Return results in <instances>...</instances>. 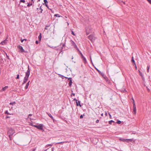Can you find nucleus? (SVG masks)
Here are the masks:
<instances>
[{
	"mask_svg": "<svg viewBox=\"0 0 151 151\" xmlns=\"http://www.w3.org/2000/svg\"><path fill=\"white\" fill-rule=\"evenodd\" d=\"M14 131L13 129L10 128L9 129L8 132V133L9 135V136L10 139H11V136H12L14 134Z\"/></svg>",
	"mask_w": 151,
	"mask_h": 151,
	"instance_id": "nucleus-1",
	"label": "nucleus"
},
{
	"mask_svg": "<svg viewBox=\"0 0 151 151\" xmlns=\"http://www.w3.org/2000/svg\"><path fill=\"white\" fill-rule=\"evenodd\" d=\"M30 75V69L29 66L28 65V70L25 73V76L24 78V79L25 80H28L29 75Z\"/></svg>",
	"mask_w": 151,
	"mask_h": 151,
	"instance_id": "nucleus-2",
	"label": "nucleus"
},
{
	"mask_svg": "<svg viewBox=\"0 0 151 151\" xmlns=\"http://www.w3.org/2000/svg\"><path fill=\"white\" fill-rule=\"evenodd\" d=\"M43 124H40L38 125H32L33 126L37 128L38 129L40 130L43 129Z\"/></svg>",
	"mask_w": 151,
	"mask_h": 151,
	"instance_id": "nucleus-3",
	"label": "nucleus"
},
{
	"mask_svg": "<svg viewBox=\"0 0 151 151\" xmlns=\"http://www.w3.org/2000/svg\"><path fill=\"white\" fill-rule=\"evenodd\" d=\"M88 37L89 39L92 42H93L95 40V37L92 35H89Z\"/></svg>",
	"mask_w": 151,
	"mask_h": 151,
	"instance_id": "nucleus-4",
	"label": "nucleus"
},
{
	"mask_svg": "<svg viewBox=\"0 0 151 151\" xmlns=\"http://www.w3.org/2000/svg\"><path fill=\"white\" fill-rule=\"evenodd\" d=\"M7 41L8 40H7V38H6L5 40L1 42L0 44L2 45H5L7 44Z\"/></svg>",
	"mask_w": 151,
	"mask_h": 151,
	"instance_id": "nucleus-5",
	"label": "nucleus"
},
{
	"mask_svg": "<svg viewBox=\"0 0 151 151\" xmlns=\"http://www.w3.org/2000/svg\"><path fill=\"white\" fill-rule=\"evenodd\" d=\"M80 54L81 55V58L83 59L84 63H86L87 62L86 58L84 57V56H83V55L82 53H81Z\"/></svg>",
	"mask_w": 151,
	"mask_h": 151,
	"instance_id": "nucleus-6",
	"label": "nucleus"
},
{
	"mask_svg": "<svg viewBox=\"0 0 151 151\" xmlns=\"http://www.w3.org/2000/svg\"><path fill=\"white\" fill-rule=\"evenodd\" d=\"M70 42L71 43V44L74 47H75L76 48H77V46H76V44L75 43V42L71 40L70 41Z\"/></svg>",
	"mask_w": 151,
	"mask_h": 151,
	"instance_id": "nucleus-7",
	"label": "nucleus"
},
{
	"mask_svg": "<svg viewBox=\"0 0 151 151\" xmlns=\"http://www.w3.org/2000/svg\"><path fill=\"white\" fill-rule=\"evenodd\" d=\"M119 139L120 141H121L123 142H129L128 141V139H124V138H120Z\"/></svg>",
	"mask_w": 151,
	"mask_h": 151,
	"instance_id": "nucleus-8",
	"label": "nucleus"
},
{
	"mask_svg": "<svg viewBox=\"0 0 151 151\" xmlns=\"http://www.w3.org/2000/svg\"><path fill=\"white\" fill-rule=\"evenodd\" d=\"M65 78H68V80L70 81L69 83V85L70 86H71L72 84V82L71 78H68L66 77H65Z\"/></svg>",
	"mask_w": 151,
	"mask_h": 151,
	"instance_id": "nucleus-9",
	"label": "nucleus"
},
{
	"mask_svg": "<svg viewBox=\"0 0 151 151\" xmlns=\"http://www.w3.org/2000/svg\"><path fill=\"white\" fill-rule=\"evenodd\" d=\"M91 31V29L90 28L89 29L88 28H87L86 29V32L87 35H88L90 33V32Z\"/></svg>",
	"mask_w": 151,
	"mask_h": 151,
	"instance_id": "nucleus-10",
	"label": "nucleus"
},
{
	"mask_svg": "<svg viewBox=\"0 0 151 151\" xmlns=\"http://www.w3.org/2000/svg\"><path fill=\"white\" fill-rule=\"evenodd\" d=\"M133 112L134 114H136V105L133 106Z\"/></svg>",
	"mask_w": 151,
	"mask_h": 151,
	"instance_id": "nucleus-11",
	"label": "nucleus"
},
{
	"mask_svg": "<svg viewBox=\"0 0 151 151\" xmlns=\"http://www.w3.org/2000/svg\"><path fill=\"white\" fill-rule=\"evenodd\" d=\"M76 103L77 106H79L80 107L81 106L80 104V101H78L77 100H76Z\"/></svg>",
	"mask_w": 151,
	"mask_h": 151,
	"instance_id": "nucleus-12",
	"label": "nucleus"
},
{
	"mask_svg": "<svg viewBox=\"0 0 151 151\" xmlns=\"http://www.w3.org/2000/svg\"><path fill=\"white\" fill-rule=\"evenodd\" d=\"M18 48L21 50V52H24V50L22 47V46H20V45H19L18 46Z\"/></svg>",
	"mask_w": 151,
	"mask_h": 151,
	"instance_id": "nucleus-13",
	"label": "nucleus"
},
{
	"mask_svg": "<svg viewBox=\"0 0 151 151\" xmlns=\"http://www.w3.org/2000/svg\"><path fill=\"white\" fill-rule=\"evenodd\" d=\"M8 88V86H5L1 90V92H2V91H4L5 90L7 89Z\"/></svg>",
	"mask_w": 151,
	"mask_h": 151,
	"instance_id": "nucleus-14",
	"label": "nucleus"
},
{
	"mask_svg": "<svg viewBox=\"0 0 151 151\" xmlns=\"http://www.w3.org/2000/svg\"><path fill=\"white\" fill-rule=\"evenodd\" d=\"M4 62V60L2 57L0 56V64L3 63Z\"/></svg>",
	"mask_w": 151,
	"mask_h": 151,
	"instance_id": "nucleus-15",
	"label": "nucleus"
},
{
	"mask_svg": "<svg viewBox=\"0 0 151 151\" xmlns=\"http://www.w3.org/2000/svg\"><path fill=\"white\" fill-rule=\"evenodd\" d=\"M47 115L50 116L52 120H54V118L51 115V114L49 113H47Z\"/></svg>",
	"mask_w": 151,
	"mask_h": 151,
	"instance_id": "nucleus-16",
	"label": "nucleus"
},
{
	"mask_svg": "<svg viewBox=\"0 0 151 151\" xmlns=\"http://www.w3.org/2000/svg\"><path fill=\"white\" fill-rule=\"evenodd\" d=\"M30 82V81H29L27 83L26 86L25 87V89H27L28 88V86L29 84V83Z\"/></svg>",
	"mask_w": 151,
	"mask_h": 151,
	"instance_id": "nucleus-17",
	"label": "nucleus"
},
{
	"mask_svg": "<svg viewBox=\"0 0 151 151\" xmlns=\"http://www.w3.org/2000/svg\"><path fill=\"white\" fill-rule=\"evenodd\" d=\"M132 103H133V106H134V105L135 106V105H136L135 104V102H134V100L133 99V97L132 98Z\"/></svg>",
	"mask_w": 151,
	"mask_h": 151,
	"instance_id": "nucleus-18",
	"label": "nucleus"
},
{
	"mask_svg": "<svg viewBox=\"0 0 151 151\" xmlns=\"http://www.w3.org/2000/svg\"><path fill=\"white\" fill-rule=\"evenodd\" d=\"M52 145H53L52 144H47V145L45 146V147L46 148H47V147H51V146Z\"/></svg>",
	"mask_w": 151,
	"mask_h": 151,
	"instance_id": "nucleus-19",
	"label": "nucleus"
},
{
	"mask_svg": "<svg viewBox=\"0 0 151 151\" xmlns=\"http://www.w3.org/2000/svg\"><path fill=\"white\" fill-rule=\"evenodd\" d=\"M16 104V103L15 101H14L12 102H11L9 103V104L10 105H12L13 106L14 105H15Z\"/></svg>",
	"mask_w": 151,
	"mask_h": 151,
	"instance_id": "nucleus-20",
	"label": "nucleus"
},
{
	"mask_svg": "<svg viewBox=\"0 0 151 151\" xmlns=\"http://www.w3.org/2000/svg\"><path fill=\"white\" fill-rule=\"evenodd\" d=\"M41 33H40V35L38 36V39L40 41L41 39Z\"/></svg>",
	"mask_w": 151,
	"mask_h": 151,
	"instance_id": "nucleus-21",
	"label": "nucleus"
},
{
	"mask_svg": "<svg viewBox=\"0 0 151 151\" xmlns=\"http://www.w3.org/2000/svg\"><path fill=\"white\" fill-rule=\"evenodd\" d=\"M68 142H67V141H65V142H58V143H57L61 144H63L64 143Z\"/></svg>",
	"mask_w": 151,
	"mask_h": 151,
	"instance_id": "nucleus-22",
	"label": "nucleus"
},
{
	"mask_svg": "<svg viewBox=\"0 0 151 151\" xmlns=\"http://www.w3.org/2000/svg\"><path fill=\"white\" fill-rule=\"evenodd\" d=\"M27 81V80H25V79L24 78V81H23L22 84L23 85L24 83H25Z\"/></svg>",
	"mask_w": 151,
	"mask_h": 151,
	"instance_id": "nucleus-23",
	"label": "nucleus"
},
{
	"mask_svg": "<svg viewBox=\"0 0 151 151\" xmlns=\"http://www.w3.org/2000/svg\"><path fill=\"white\" fill-rule=\"evenodd\" d=\"M132 62L134 63V64L135 65V61H134V58L133 57H132Z\"/></svg>",
	"mask_w": 151,
	"mask_h": 151,
	"instance_id": "nucleus-24",
	"label": "nucleus"
},
{
	"mask_svg": "<svg viewBox=\"0 0 151 151\" xmlns=\"http://www.w3.org/2000/svg\"><path fill=\"white\" fill-rule=\"evenodd\" d=\"M150 68V65H148L147 66V71L148 72H149V70Z\"/></svg>",
	"mask_w": 151,
	"mask_h": 151,
	"instance_id": "nucleus-25",
	"label": "nucleus"
},
{
	"mask_svg": "<svg viewBox=\"0 0 151 151\" xmlns=\"http://www.w3.org/2000/svg\"><path fill=\"white\" fill-rule=\"evenodd\" d=\"M54 16L56 17H62V16H59L58 14H55L54 15Z\"/></svg>",
	"mask_w": 151,
	"mask_h": 151,
	"instance_id": "nucleus-26",
	"label": "nucleus"
},
{
	"mask_svg": "<svg viewBox=\"0 0 151 151\" xmlns=\"http://www.w3.org/2000/svg\"><path fill=\"white\" fill-rule=\"evenodd\" d=\"M114 122L113 121L111 120L109 122V123L110 124H111L112 122Z\"/></svg>",
	"mask_w": 151,
	"mask_h": 151,
	"instance_id": "nucleus-27",
	"label": "nucleus"
},
{
	"mask_svg": "<svg viewBox=\"0 0 151 151\" xmlns=\"http://www.w3.org/2000/svg\"><path fill=\"white\" fill-rule=\"evenodd\" d=\"M41 7L40 6V8L39 9H40V13H42V11H43V9L41 8Z\"/></svg>",
	"mask_w": 151,
	"mask_h": 151,
	"instance_id": "nucleus-28",
	"label": "nucleus"
},
{
	"mask_svg": "<svg viewBox=\"0 0 151 151\" xmlns=\"http://www.w3.org/2000/svg\"><path fill=\"white\" fill-rule=\"evenodd\" d=\"M5 114H9V115H10L11 114H9V113L8 112V111H6L5 112Z\"/></svg>",
	"mask_w": 151,
	"mask_h": 151,
	"instance_id": "nucleus-29",
	"label": "nucleus"
},
{
	"mask_svg": "<svg viewBox=\"0 0 151 151\" xmlns=\"http://www.w3.org/2000/svg\"><path fill=\"white\" fill-rule=\"evenodd\" d=\"M121 123V121H119V120H118V121H117V123L119 124H120Z\"/></svg>",
	"mask_w": 151,
	"mask_h": 151,
	"instance_id": "nucleus-30",
	"label": "nucleus"
},
{
	"mask_svg": "<svg viewBox=\"0 0 151 151\" xmlns=\"http://www.w3.org/2000/svg\"><path fill=\"white\" fill-rule=\"evenodd\" d=\"M32 5V4L29 3V4H28L27 5V6L29 7V6Z\"/></svg>",
	"mask_w": 151,
	"mask_h": 151,
	"instance_id": "nucleus-31",
	"label": "nucleus"
},
{
	"mask_svg": "<svg viewBox=\"0 0 151 151\" xmlns=\"http://www.w3.org/2000/svg\"><path fill=\"white\" fill-rule=\"evenodd\" d=\"M95 68L97 70V71L99 73V74H100L101 71L100 70H99L98 69H97L96 68Z\"/></svg>",
	"mask_w": 151,
	"mask_h": 151,
	"instance_id": "nucleus-32",
	"label": "nucleus"
},
{
	"mask_svg": "<svg viewBox=\"0 0 151 151\" xmlns=\"http://www.w3.org/2000/svg\"><path fill=\"white\" fill-rule=\"evenodd\" d=\"M128 139V141H129L131 142H132V140H133V139Z\"/></svg>",
	"mask_w": 151,
	"mask_h": 151,
	"instance_id": "nucleus-33",
	"label": "nucleus"
},
{
	"mask_svg": "<svg viewBox=\"0 0 151 151\" xmlns=\"http://www.w3.org/2000/svg\"><path fill=\"white\" fill-rule=\"evenodd\" d=\"M44 2L45 4H46L48 2L47 0H44Z\"/></svg>",
	"mask_w": 151,
	"mask_h": 151,
	"instance_id": "nucleus-34",
	"label": "nucleus"
},
{
	"mask_svg": "<svg viewBox=\"0 0 151 151\" xmlns=\"http://www.w3.org/2000/svg\"><path fill=\"white\" fill-rule=\"evenodd\" d=\"M20 1L21 2H23L24 3L25 2V1L24 0H21Z\"/></svg>",
	"mask_w": 151,
	"mask_h": 151,
	"instance_id": "nucleus-35",
	"label": "nucleus"
},
{
	"mask_svg": "<svg viewBox=\"0 0 151 151\" xmlns=\"http://www.w3.org/2000/svg\"><path fill=\"white\" fill-rule=\"evenodd\" d=\"M100 74L101 75H102L103 76H104V73H102L101 72H100Z\"/></svg>",
	"mask_w": 151,
	"mask_h": 151,
	"instance_id": "nucleus-36",
	"label": "nucleus"
},
{
	"mask_svg": "<svg viewBox=\"0 0 151 151\" xmlns=\"http://www.w3.org/2000/svg\"><path fill=\"white\" fill-rule=\"evenodd\" d=\"M71 34L73 35H75V34H74V33L73 32V31H71Z\"/></svg>",
	"mask_w": 151,
	"mask_h": 151,
	"instance_id": "nucleus-37",
	"label": "nucleus"
},
{
	"mask_svg": "<svg viewBox=\"0 0 151 151\" xmlns=\"http://www.w3.org/2000/svg\"><path fill=\"white\" fill-rule=\"evenodd\" d=\"M19 75H17L16 77V79H19Z\"/></svg>",
	"mask_w": 151,
	"mask_h": 151,
	"instance_id": "nucleus-38",
	"label": "nucleus"
},
{
	"mask_svg": "<svg viewBox=\"0 0 151 151\" xmlns=\"http://www.w3.org/2000/svg\"><path fill=\"white\" fill-rule=\"evenodd\" d=\"M148 1L150 4H151V0H147Z\"/></svg>",
	"mask_w": 151,
	"mask_h": 151,
	"instance_id": "nucleus-39",
	"label": "nucleus"
},
{
	"mask_svg": "<svg viewBox=\"0 0 151 151\" xmlns=\"http://www.w3.org/2000/svg\"><path fill=\"white\" fill-rule=\"evenodd\" d=\"M6 54V57L8 59H9V57L7 55L6 53H5Z\"/></svg>",
	"mask_w": 151,
	"mask_h": 151,
	"instance_id": "nucleus-40",
	"label": "nucleus"
},
{
	"mask_svg": "<svg viewBox=\"0 0 151 151\" xmlns=\"http://www.w3.org/2000/svg\"><path fill=\"white\" fill-rule=\"evenodd\" d=\"M147 90L148 91H150V89H149V88H148V87L147 86Z\"/></svg>",
	"mask_w": 151,
	"mask_h": 151,
	"instance_id": "nucleus-41",
	"label": "nucleus"
},
{
	"mask_svg": "<svg viewBox=\"0 0 151 151\" xmlns=\"http://www.w3.org/2000/svg\"><path fill=\"white\" fill-rule=\"evenodd\" d=\"M83 115H81V116H80V118L81 119H82V118H83Z\"/></svg>",
	"mask_w": 151,
	"mask_h": 151,
	"instance_id": "nucleus-42",
	"label": "nucleus"
},
{
	"mask_svg": "<svg viewBox=\"0 0 151 151\" xmlns=\"http://www.w3.org/2000/svg\"><path fill=\"white\" fill-rule=\"evenodd\" d=\"M99 122V120H98V119L97 120H96V123H98Z\"/></svg>",
	"mask_w": 151,
	"mask_h": 151,
	"instance_id": "nucleus-43",
	"label": "nucleus"
},
{
	"mask_svg": "<svg viewBox=\"0 0 151 151\" xmlns=\"http://www.w3.org/2000/svg\"><path fill=\"white\" fill-rule=\"evenodd\" d=\"M45 5L47 7V8L49 9V7H48V6L47 5V4H45Z\"/></svg>",
	"mask_w": 151,
	"mask_h": 151,
	"instance_id": "nucleus-44",
	"label": "nucleus"
},
{
	"mask_svg": "<svg viewBox=\"0 0 151 151\" xmlns=\"http://www.w3.org/2000/svg\"><path fill=\"white\" fill-rule=\"evenodd\" d=\"M139 73H140V75L141 76H142V73L140 72L139 71Z\"/></svg>",
	"mask_w": 151,
	"mask_h": 151,
	"instance_id": "nucleus-45",
	"label": "nucleus"
},
{
	"mask_svg": "<svg viewBox=\"0 0 151 151\" xmlns=\"http://www.w3.org/2000/svg\"><path fill=\"white\" fill-rule=\"evenodd\" d=\"M38 43H39V42H38V41H36V44H38Z\"/></svg>",
	"mask_w": 151,
	"mask_h": 151,
	"instance_id": "nucleus-46",
	"label": "nucleus"
},
{
	"mask_svg": "<svg viewBox=\"0 0 151 151\" xmlns=\"http://www.w3.org/2000/svg\"><path fill=\"white\" fill-rule=\"evenodd\" d=\"M109 116H110V118H111V115L109 113Z\"/></svg>",
	"mask_w": 151,
	"mask_h": 151,
	"instance_id": "nucleus-47",
	"label": "nucleus"
},
{
	"mask_svg": "<svg viewBox=\"0 0 151 151\" xmlns=\"http://www.w3.org/2000/svg\"><path fill=\"white\" fill-rule=\"evenodd\" d=\"M32 114H30L28 115V117H29V116H32Z\"/></svg>",
	"mask_w": 151,
	"mask_h": 151,
	"instance_id": "nucleus-48",
	"label": "nucleus"
},
{
	"mask_svg": "<svg viewBox=\"0 0 151 151\" xmlns=\"http://www.w3.org/2000/svg\"><path fill=\"white\" fill-rule=\"evenodd\" d=\"M24 41V39H23V40H21V42H22Z\"/></svg>",
	"mask_w": 151,
	"mask_h": 151,
	"instance_id": "nucleus-49",
	"label": "nucleus"
},
{
	"mask_svg": "<svg viewBox=\"0 0 151 151\" xmlns=\"http://www.w3.org/2000/svg\"><path fill=\"white\" fill-rule=\"evenodd\" d=\"M35 150H36V148H34V149H33V150H32V151H35Z\"/></svg>",
	"mask_w": 151,
	"mask_h": 151,
	"instance_id": "nucleus-50",
	"label": "nucleus"
},
{
	"mask_svg": "<svg viewBox=\"0 0 151 151\" xmlns=\"http://www.w3.org/2000/svg\"><path fill=\"white\" fill-rule=\"evenodd\" d=\"M105 115L106 116H107V113L106 112L105 114Z\"/></svg>",
	"mask_w": 151,
	"mask_h": 151,
	"instance_id": "nucleus-51",
	"label": "nucleus"
},
{
	"mask_svg": "<svg viewBox=\"0 0 151 151\" xmlns=\"http://www.w3.org/2000/svg\"><path fill=\"white\" fill-rule=\"evenodd\" d=\"M65 45L64 44H63V45H62V46L63 47H64L65 46Z\"/></svg>",
	"mask_w": 151,
	"mask_h": 151,
	"instance_id": "nucleus-52",
	"label": "nucleus"
},
{
	"mask_svg": "<svg viewBox=\"0 0 151 151\" xmlns=\"http://www.w3.org/2000/svg\"><path fill=\"white\" fill-rule=\"evenodd\" d=\"M9 116H7L6 117V118H9Z\"/></svg>",
	"mask_w": 151,
	"mask_h": 151,
	"instance_id": "nucleus-53",
	"label": "nucleus"
},
{
	"mask_svg": "<svg viewBox=\"0 0 151 151\" xmlns=\"http://www.w3.org/2000/svg\"><path fill=\"white\" fill-rule=\"evenodd\" d=\"M11 109H13V107L12 106V107H11Z\"/></svg>",
	"mask_w": 151,
	"mask_h": 151,
	"instance_id": "nucleus-54",
	"label": "nucleus"
},
{
	"mask_svg": "<svg viewBox=\"0 0 151 151\" xmlns=\"http://www.w3.org/2000/svg\"><path fill=\"white\" fill-rule=\"evenodd\" d=\"M101 116H103V113H102V114H101Z\"/></svg>",
	"mask_w": 151,
	"mask_h": 151,
	"instance_id": "nucleus-55",
	"label": "nucleus"
},
{
	"mask_svg": "<svg viewBox=\"0 0 151 151\" xmlns=\"http://www.w3.org/2000/svg\"><path fill=\"white\" fill-rule=\"evenodd\" d=\"M90 58H91V63H92V60H91V57H90Z\"/></svg>",
	"mask_w": 151,
	"mask_h": 151,
	"instance_id": "nucleus-56",
	"label": "nucleus"
},
{
	"mask_svg": "<svg viewBox=\"0 0 151 151\" xmlns=\"http://www.w3.org/2000/svg\"><path fill=\"white\" fill-rule=\"evenodd\" d=\"M24 40H25V41H26L27 40V39H24Z\"/></svg>",
	"mask_w": 151,
	"mask_h": 151,
	"instance_id": "nucleus-57",
	"label": "nucleus"
},
{
	"mask_svg": "<svg viewBox=\"0 0 151 151\" xmlns=\"http://www.w3.org/2000/svg\"><path fill=\"white\" fill-rule=\"evenodd\" d=\"M135 68H136V69H137V67L136 65V64H135Z\"/></svg>",
	"mask_w": 151,
	"mask_h": 151,
	"instance_id": "nucleus-58",
	"label": "nucleus"
},
{
	"mask_svg": "<svg viewBox=\"0 0 151 151\" xmlns=\"http://www.w3.org/2000/svg\"><path fill=\"white\" fill-rule=\"evenodd\" d=\"M122 2H123V3H124V4H125V2H123L122 1Z\"/></svg>",
	"mask_w": 151,
	"mask_h": 151,
	"instance_id": "nucleus-59",
	"label": "nucleus"
},
{
	"mask_svg": "<svg viewBox=\"0 0 151 151\" xmlns=\"http://www.w3.org/2000/svg\"><path fill=\"white\" fill-rule=\"evenodd\" d=\"M67 23L68 25L69 24V23L68 22H67Z\"/></svg>",
	"mask_w": 151,
	"mask_h": 151,
	"instance_id": "nucleus-60",
	"label": "nucleus"
},
{
	"mask_svg": "<svg viewBox=\"0 0 151 151\" xmlns=\"http://www.w3.org/2000/svg\"><path fill=\"white\" fill-rule=\"evenodd\" d=\"M72 94L73 95V96H74L75 94V93H72Z\"/></svg>",
	"mask_w": 151,
	"mask_h": 151,
	"instance_id": "nucleus-61",
	"label": "nucleus"
},
{
	"mask_svg": "<svg viewBox=\"0 0 151 151\" xmlns=\"http://www.w3.org/2000/svg\"><path fill=\"white\" fill-rule=\"evenodd\" d=\"M118 1H119V2H120V1L119 0H118Z\"/></svg>",
	"mask_w": 151,
	"mask_h": 151,
	"instance_id": "nucleus-62",
	"label": "nucleus"
},
{
	"mask_svg": "<svg viewBox=\"0 0 151 151\" xmlns=\"http://www.w3.org/2000/svg\"><path fill=\"white\" fill-rule=\"evenodd\" d=\"M30 119H31V120H33V119H31V118H30Z\"/></svg>",
	"mask_w": 151,
	"mask_h": 151,
	"instance_id": "nucleus-63",
	"label": "nucleus"
},
{
	"mask_svg": "<svg viewBox=\"0 0 151 151\" xmlns=\"http://www.w3.org/2000/svg\"><path fill=\"white\" fill-rule=\"evenodd\" d=\"M76 99H74V100H75L76 101Z\"/></svg>",
	"mask_w": 151,
	"mask_h": 151,
	"instance_id": "nucleus-64",
	"label": "nucleus"
}]
</instances>
